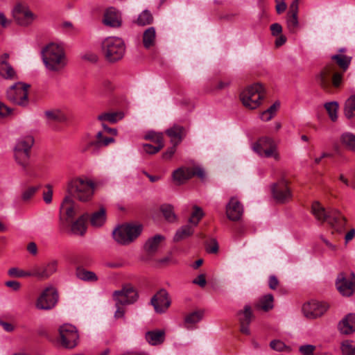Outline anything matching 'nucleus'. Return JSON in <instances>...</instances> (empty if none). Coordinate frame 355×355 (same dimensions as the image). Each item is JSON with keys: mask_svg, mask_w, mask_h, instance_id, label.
<instances>
[{"mask_svg": "<svg viewBox=\"0 0 355 355\" xmlns=\"http://www.w3.org/2000/svg\"><path fill=\"white\" fill-rule=\"evenodd\" d=\"M331 60L338 64L341 71H338L335 64L330 62L327 64L315 76L318 85L328 93L332 92L334 88H339L341 86L344 73L351 63L352 57L336 54L331 56Z\"/></svg>", "mask_w": 355, "mask_h": 355, "instance_id": "f257e3e1", "label": "nucleus"}, {"mask_svg": "<svg viewBox=\"0 0 355 355\" xmlns=\"http://www.w3.org/2000/svg\"><path fill=\"white\" fill-rule=\"evenodd\" d=\"M42 58L46 68L51 71H60L67 64L64 48L55 43H51L42 49Z\"/></svg>", "mask_w": 355, "mask_h": 355, "instance_id": "f03ea898", "label": "nucleus"}, {"mask_svg": "<svg viewBox=\"0 0 355 355\" xmlns=\"http://www.w3.org/2000/svg\"><path fill=\"white\" fill-rule=\"evenodd\" d=\"M67 191L72 198L80 202L89 201L94 191V184L92 181L82 178H75L67 184Z\"/></svg>", "mask_w": 355, "mask_h": 355, "instance_id": "7ed1b4c3", "label": "nucleus"}, {"mask_svg": "<svg viewBox=\"0 0 355 355\" xmlns=\"http://www.w3.org/2000/svg\"><path fill=\"white\" fill-rule=\"evenodd\" d=\"M101 51L106 60L115 62L123 58L125 52L123 40L116 36L105 37L101 42Z\"/></svg>", "mask_w": 355, "mask_h": 355, "instance_id": "20e7f679", "label": "nucleus"}, {"mask_svg": "<svg viewBox=\"0 0 355 355\" xmlns=\"http://www.w3.org/2000/svg\"><path fill=\"white\" fill-rule=\"evenodd\" d=\"M113 142H114L113 137L104 136L100 131L96 134L95 138L90 135L84 136L79 143L78 149L82 153H89L96 155L101 148L107 146Z\"/></svg>", "mask_w": 355, "mask_h": 355, "instance_id": "39448f33", "label": "nucleus"}, {"mask_svg": "<svg viewBox=\"0 0 355 355\" xmlns=\"http://www.w3.org/2000/svg\"><path fill=\"white\" fill-rule=\"evenodd\" d=\"M33 144V137L28 135L19 138L15 146V159L23 170H26L29 166L30 153Z\"/></svg>", "mask_w": 355, "mask_h": 355, "instance_id": "423d86ee", "label": "nucleus"}, {"mask_svg": "<svg viewBox=\"0 0 355 355\" xmlns=\"http://www.w3.org/2000/svg\"><path fill=\"white\" fill-rule=\"evenodd\" d=\"M264 96V89L260 83H255L244 89L240 95L243 105L249 109H256Z\"/></svg>", "mask_w": 355, "mask_h": 355, "instance_id": "0eeeda50", "label": "nucleus"}, {"mask_svg": "<svg viewBox=\"0 0 355 355\" xmlns=\"http://www.w3.org/2000/svg\"><path fill=\"white\" fill-rule=\"evenodd\" d=\"M142 232L141 225H123L112 232L114 239L119 244L128 245L137 239Z\"/></svg>", "mask_w": 355, "mask_h": 355, "instance_id": "6e6552de", "label": "nucleus"}, {"mask_svg": "<svg viewBox=\"0 0 355 355\" xmlns=\"http://www.w3.org/2000/svg\"><path fill=\"white\" fill-rule=\"evenodd\" d=\"M59 295L56 288L52 286L45 288L35 302V307L39 310H51L58 304Z\"/></svg>", "mask_w": 355, "mask_h": 355, "instance_id": "1a4fd4ad", "label": "nucleus"}, {"mask_svg": "<svg viewBox=\"0 0 355 355\" xmlns=\"http://www.w3.org/2000/svg\"><path fill=\"white\" fill-rule=\"evenodd\" d=\"M29 85L17 83L11 86L7 91L8 99L14 104L26 106L28 104V91Z\"/></svg>", "mask_w": 355, "mask_h": 355, "instance_id": "9d476101", "label": "nucleus"}, {"mask_svg": "<svg viewBox=\"0 0 355 355\" xmlns=\"http://www.w3.org/2000/svg\"><path fill=\"white\" fill-rule=\"evenodd\" d=\"M253 150L261 157H273L277 161L280 158L277 150V145L270 137H263L260 138L253 145Z\"/></svg>", "mask_w": 355, "mask_h": 355, "instance_id": "9b49d317", "label": "nucleus"}, {"mask_svg": "<svg viewBox=\"0 0 355 355\" xmlns=\"http://www.w3.org/2000/svg\"><path fill=\"white\" fill-rule=\"evenodd\" d=\"M12 12L17 24L24 27L31 26L38 18V16L31 10L28 6L23 3L16 5Z\"/></svg>", "mask_w": 355, "mask_h": 355, "instance_id": "f8f14e48", "label": "nucleus"}, {"mask_svg": "<svg viewBox=\"0 0 355 355\" xmlns=\"http://www.w3.org/2000/svg\"><path fill=\"white\" fill-rule=\"evenodd\" d=\"M59 334L60 343L64 347L72 349L77 345L79 335L76 327L64 324L60 327Z\"/></svg>", "mask_w": 355, "mask_h": 355, "instance_id": "ddd939ff", "label": "nucleus"}, {"mask_svg": "<svg viewBox=\"0 0 355 355\" xmlns=\"http://www.w3.org/2000/svg\"><path fill=\"white\" fill-rule=\"evenodd\" d=\"M115 305H128L135 303L138 298L136 290L130 285L125 286L121 290L115 291L112 295Z\"/></svg>", "mask_w": 355, "mask_h": 355, "instance_id": "4468645a", "label": "nucleus"}, {"mask_svg": "<svg viewBox=\"0 0 355 355\" xmlns=\"http://www.w3.org/2000/svg\"><path fill=\"white\" fill-rule=\"evenodd\" d=\"M150 304L157 313H165L170 307L171 300L166 290L158 291L151 298Z\"/></svg>", "mask_w": 355, "mask_h": 355, "instance_id": "2eb2a0df", "label": "nucleus"}, {"mask_svg": "<svg viewBox=\"0 0 355 355\" xmlns=\"http://www.w3.org/2000/svg\"><path fill=\"white\" fill-rule=\"evenodd\" d=\"M58 261L55 259H51L42 266H33L34 277L45 280L49 279L58 270Z\"/></svg>", "mask_w": 355, "mask_h": 355, "instance_id": "dca6fc26", "label": "nucleus"}, {"mask_svg": "<svg viewBox=\"0 0 355 355\" xmlns=\"http://www.w3.org/2000/svg\"><path fill=\"white\" fill-rule=\"evenodd\" d=\"M328 309L329 305L325 302L312 301L303 305L302 312L307 318L314 319L322 316Z\"/></svg>", "mask_w": 355, "mask_h": 355, "instance_id": "f3484780", "label": "nucleus"}, {"mask_svg": "<svg viewBox=\"0 0 355 355\" xmlns=\"http://www.w3.org/2000/svg\"><path fill=\"white\" fill-rule=\"evenodd\" d=\"M288 184V182L282 178L277 183L272 185V195L277 201L284 203L291 198L292 194Z\"/></svg>", "mask_w": 355, "mask_h": 355, "instance_id": "a211bd4d", "label": "nucleus"}, {"mask_svg": "<svg viewBox=\"0 0 355 355\" xmlns=\"http://www.w3.org/2000/svg\"><path fill=\"white\" fill-rule=\"evenodd\" d=\"M238 319L240 324V331L242 334L250 335V324L253 318L252 308L250 305H245L243 310L237 313Z\"/></svg>", "mask_w": 355, "mask_h": 355, "instance_id": "6ab92c4d", "label": "nucleus"}, {"mask_svg": "<svg viewBox=\"0 0 355 355\" xmlns=\"http://www.w3.org/2000/svg\"><path fill=\"white\" fill-rule=\"evenodd\" d=\"M103 22L105 26L119 28L121 26V13L113 7L109 8L104 13Z\"/></svg>", "mask_w": 355, "mask_h": 355, "instance_id": "aec40b11", "label": "nucleus"}, {"mask_svg": "<svg viewBox=\"0 0 355 355\" xmlns=\"http://www.w3.org/2000/svg\"><path fill=\"white\" fill-rule=\"evenodd\" d=\"M243 209L241 202L234 197L231 198L226 207L227 218L231 220H239L242 214Z\"/></svg>", "mask_w": 355, "mask_h": 355, "instance_id": "412c9836", "label": "nucleus"}, {"mask_svg": "<svg viewBox=\"0 0 355 355\" xmlns=\"http://www.w3.org/2000/svg\"><path fill=\"white\" fill-rule=\"evenodd\" d=\"M297 13L298 0H294L291 5L290 6L286 19L287 28L288 31L293 33L297 31L299 26Z\"/></svg>", "mask_w": 355, "mask_h": 355, "instance_id": "4be33fe9", "label": "nucleus"}, {"mask_svg": "<svg viewBox=\"0 0 355 355\" xmlns=\"http://www.w3.org/2000/svg\"><path fill=\"white\" fill-rule=\"evenodd\" d=\"M9 54L5 53L0 56V76L6 79H14L16 73L13 67L8 62Z\"/></svg>", "mask_w": 355, "mask_h": 355, "instance_id": "5701e85b", "label": "nucleus"}, {"mask_svg": "<svg viewBox=\"0 0 355 355\" xmlns=\"http://www.w3.org/2000/svg\"><path fill=\"white\" fill-rule=\"evenodd\" d=\"M336 285L338 291L344 296L352 295L353 277L347 278L343 274H340L337 278Z\"/></svg>", "mask_w": 355, "mask_h": 355, "instance_id": "b1692460", "label": "nucleus"}, {"mask_svg": "<svg viewBox=\"0 0 355 355\" xmlns=\"http://www.w3.org/2000/svg\"><path fill=\"white\" fill-rule=\"evenodd\" d=\"M166 135L170 137L171 142L178 146L186 135L185 128L180 125H174L166 130Z\"/></svg>", "mask_w": 355, "mask_h": 355, "instance_id": "393cba45", "label": "nucleus"}, {"mask_svg": "<svg viewBox=\"0 0 355 355\" xmlns=\"http://www.w3.org/2000/svg\"><path fill=\"white\" fill-rule=\"evenodd\" d=\"M338 329L343 334H350L355 331V314L349 313L338 324Z\"/></svg>", "mask_w": 355, "mask_h": 355, "instance_id": "a878e982", "label": "nucleus"}, {"mask_svg": "<svg viewBox=\"0 0 355 355\" xmlns=\"http://www.w3.org/2000/svg\"><path fill=\"white\" fill-rule=\"evenodd\" d=\"M327 222L336 231L340 232L345 225L346 220L337 210H331Z\"/></svg>", "mask_w": 355, "mask_h": 355, "instance_id": "bb28decb", "label": "nucleus"}, {"mask_svg": "<svg viewBox=\"0 0 355 355\" xmlns=\"http://www.w3.org/2000/svg\"><path fill=\"white\" fill-rule=\"evenodd\" d=\"M166 333L163 329L148 331L145 334L146 341L151 345H159L165 340Z\"/></svg>", "mask_w": 355, "mask_h": 355, "instance_id": "cd10ccee", "label": "nucleus"}, {"mask_svg": "<svg viewBox=\"0 0 355 355\" xmlns=\"http://www.w3.org/2000/svg\"><path fill=\"white\" fill-rule=\"evenodd\" d=\"M89 218V214H84L80 216L71 226V231L76 235L83 236L86 232V222Z\"/></svg>", "mask_w": 355, "mask_h": 355, "instance_id": "c85d7f7f", "label": "nucleus"}, {"mask_svg": "<svg viewBox=\"0 0 355 355\" xmlns=\"http://www.w3.org/2000/svg\"><path fill=\"white\" fill-rule=\"evenodd\" d=\"M164 240L165 237L164 236L160 234L155 235L146 241L144 249L148 254H155L157 251L161 243Z\"/></svg>", "mask_w": 355, "mask_h": 355, "instance_id": "c756f323", "label": "nucleus"}, {"mask_svg": "<svg viewBox=\"0 0 355 355\" xmlns=\"http://www.w3.org/2000/svg\"><path fill=\"white\" fill-rule=\"evenodd\" d=\"M190 168L181 167L173 173V178L178 184H182L192 178Z\"/></svg>", "mask_w": 355, "mask_h": 355, "instance_id": "7c9ffc66", "label": "nucleus"}, {"mask_svg": "<svg viewBox=\"0 0 355 355\" xmlns=\"http://www.w3.org/2000/svg\"><path fill=\"white\" fill-rule=\"evenodd\" d=\"M90 223L93 227H99L104 225L106 220V210L104 207H101L99 210L94 212L90 217Z\"/></svg>", "mask_w": 355, "mask_h": 355, "instance_id": "2f4dec72", "label": "nucleus"}, {"mask_svg": "<svg viewBox=\"0 0 355 355\" xmlns=\"http://www.w3.org/2000/svg\"><path fill=\"white\" fill-rule=\"evenodd\" d=\"M311 211L315 218L321 222L327 220L331 214V211H327L318 202H314L313 203Z\"/></svg>", "mask_w": 355, "mask_h": 355, "instance_id": "473e14b6", "label": "nucleus"}, {"mask_svg": "<svg viewBox=\"0 0 355 355\" xmlns=\"http://www.w3.org/2000/svg\"><path fill=\"white\" fill-rule=\"evenodd\" d=\"M75 202L71 196H66L61 205V211H63L68 218H72L76 215Z\"/></svg>", "mask_w": 355, "mask_h": 355, "instance_id": "72a5a7b5", "label": "nucleus"}, {"mask_svg": "<svg viewBox=\"0 0 355 355\" xmlns=\"http://www.w3.org/2000/svg\"><path fill=\"white\" fill-rule=\"evenodd\" d=\"M341 144L348 150L355 153V135L346 132L340 135Z\"/></svg>", "mask_w": 355, "mask_h": 355, "instance_id": "f704fd0d", "label": "nucleus"}, {"mask_svg": "<svg viewBox=\"0 0 355 355\" xmlns=\"http://www.w3.org/2000/svg\"><path fill=\"white\" fill-rule=\"evenodd\" d=\"M194 232L193 226L186 225L178 229L173 237L175 242H179L191 236Z\"/></svg>", "mask_w": 355, "mask_h": 355, "instance_id": "c9c22d12", "label": "nucleus"}, {"mask_svg": "<svg viewBox=\"0 0 355 355\" xmlns=\"http://www.w3.org/2000/svg\"><path fill=\"white\" fill-rule=\"evenodd\" d=\"M156 32L154 27L148 28L143 34V44L145 48L149 49L155 45Z\"/></svg>", "mask_w": 355, "mask_h": 355, "instance_id": "e433bc0d", "label": "nucleus"}, {"mask_svg": "<svg viewBox=\"0 0 355 355\" xmlns=\"http://www.w3.org/2000/svg\"><path fill=\"white\" fill-rule=\"evenodd\" d=\"M123 113L121 112H105L99 114L97 117L101 121H109L110 123H116L123 118Z\"/></svg>", "mask_w": 355, "mask_h": 355, "instance_id": "4c0bfd02", "label": "nucleus"}, {"mask_svg": "<svg viewBox=\"0 0 355 355\" xmlns=\"http://www.w3.org/2000/svg\"><path fill=\"white\" fill-rule=\"evenodd\" d=\"M273 302L274 297L272 295L267 294L259 299L257 306L264 311H268L273 308Z\"/></svg>", "mask_w": 355, "mask_h": 355, "instance_id": "58836bf2", "label": "nucleus"}, {"mask_svg": "<svg viewBox=\"0 0 355 355\" xmlns=\"http://www.w3.org/2000/svg\"><path fill=\"white\" fill-rule=\"evenodd\" d=\"M204 312L202 311H196L187 315L184 318V323L187 328L189 329V325H193L200 322L203 317Z\"/></svg>", "mask_w": 355, "mask_h": 355, "instance_id": "ea45409f", "label": "nucleus"}, {"mask_svg": "<svg viewBox=\"0 0 355 355\" xmlns=\"http://www.w3.org/2000/svg\"><path fill=\"white\" fill-rule=\"evenodd\" d=\"M204 215L202 209L200 207L194 205L193 207V211L189 218V223L193 227H196L198 225Z\"/></svg>", "mask_w": 355, "mask_h": 355, "instance_id": "a19ab883", "label": "nucleus"}, {"mask_svg": "<svg viewBox=\"0 0 355 355\" xmlns=\"http://www.w3.org/2000/svg\"><path fill=\"white\" fill-rule=\"evenodd\" d=\"M76 276L81 280L87 282H96L98 277L92 272L87 270L84 268H78L76 270Z\"/></svg>", "mask_w": 355, "mask_h": 355, "instance_id": "79ce46f5", "label": "nucleus"}, {"mask_svg": "<svg viewBox=\"0 0 355 355\" xmlns=\"http://www.w3.org/2000/svg\"><path fill=\"white\" fill-rule=\"evenodd\" d=\"M8 275L14 277H34L33 266L29 270H24L18 268H11L8 270Z\"/></svg>", "mask_w": 355, "mask_h": 355, "instance_id": "37998d69", "label": "nucleus"}, {"mask_svg": "<svg viewBox=\"0 0 355 355\" xmlns=\"http://www.w3.org/2000/svg\"><path fill=\"white\" fill-rule=\"evenodd\" d=\"M355 112V94L352 95L345 102L344 107L345 116L350 119L354 117Z\"/></svg>", "mask_w": 355, "mask_h": 355, "instance_id": "c03bdc74", "label": "nucleus"}, {"mask_svg": "<svg viewBox=\"0 0 355 355\" xmlns=\"http://www.w3.org/2000/svg\"><path fill=\"white\" fill-rule=\"evenodd\" d=\"M153 17L150 12L148 10H144L138 17L136 24L139 26H146L152 24Z\"/></svg>", "mask_w": 355, "mask_h": 355, "instance_id": "a18cd8bd", "label": "nucleus"}, {"mask_svg": "<svg viewBox=\"0 0 355 355\" xmlns=\"http://www.w3.org/2000/svg\"><path fill=\"white\" fill-rule=\"evenodd\" d=\"M324 107L331 120L332 121H336L338 119L337 112L338 110V103L336 101L326 103L324 104Z\"/></svg>", "mask_w": 355, "mask_h": 355, "instance_id": "49530a36", "label": "nucleus"}, {"mask_svg": "<svg viewBox=\"0 0 355 355\" xmlns=\"http://www.w3.org/2000/svg\"><path fill=\"white\" fill-rule=\"evenodd\" d=\"M161 211L164 217L168 222H175L176 220V216L173 211V207L171 205H163L161 206Z\"/></svg>", "mask_w": 355, "mask_h": 355, "instance_id": "de8ad7c7", "label": "nucleus"}, {"mask_svg": "<svg viewBox=\"0 0 355 355\" xmlns=\"http://www.w3.org/2000/svg\"><path fill=\"white\" fill-rule=\"evenodd\" d=\"M46 117L48 119L55 121L58 122H63L66 121V116L60 110H47L44 112Z\"/></svg>", "mask_w": 355, "mask_h": 355, "instance_id": "09e8293b", "label": "nucleus"}, {"mask_svg": "<svg viewBox=\"0 0 355 355\" xmlns=\"http://www.w3.org/2000/svg\"><path fill=\"white\" fill-rule=\"evenodd\" d=\"M144 138L146 140L152 141L157 145L164 144L162 133L155 132H149L148 133H147L145 135Z\"/></svg>", "mask_w": 355, "mask_h": 355, "instance_id": "8fccbe9b", "label": "nucleus"}, {"mask_svg": "<svg viewBox=\"0 0 355 355\" xmlns=\"http://www.w3.org/2000/svg\"><path fill=\"white\" fill-rule=\"evenodd\" d=\"M341 351L343 355H355V345L348 340L344 341L341 345Z\"/></svg>", "mask_w": 355, "mask_h": 355, "instance_id": "3c124183", "label": "nucleus"}, {"mask_svg": "<svg viewBox=\"0 0 355 355\" xmlns=\"http://www.w3.org/2000/svg\"><path fill=\"white\" fill-rule=\"evenodd\" d=\"M163 147H164V144H159V145L156 144L155 146H153L151 144H146L143 145L144 150L146 153L150 154V155H153V154L157 153Z\"/></svg>", "mask_w": 355, "mask_h": 355, "instance_id": "603ef678", "label": "nucleus"}, {"mask_svg": "<svg viewBox=\"0 0 355 355\" xmlns=\"http://www.w3.org/2000/svg\"><path fill=\"white\" fill-rule=\"evenodd\" d=\"M40 187H30L22 193V199L24 201L30 200L38 191Z\"/></svg>", "mask_w": 355, "mask_h": 355, "instance_id": "864d4df0", "label": "nucleus"}, {"mask_svg": "<svg viewBox=\"0 0 355 355\" xmlns=\"http://www.w3.org/2000/svg\"><path fill=\"white\" fill-rule=\"evenodd\" d=\"M270 347L276 351L282 352L286 348V345L281 340H272L270 343Z\"/></svg>", "mask_w": 355, "mask_h": 355, "instance_id": "5fc2aeb1", "label": "nucleus"}, {"mask_svg": "<svg viewBox=\"0 0 355 355\" xmlns=\"http://www.w3.org/2000/svg\"><path fill=\"white\" fill-rule=\"evenodd\" d=\"M46 188L47 189V191L44 192L43 199L46 203L49 204L52 201L53 189L52 186L50 184H47Z\"/></svg>", "mask_w": 355, "mask_h": 355, "instance_id": "6e6d98bb", "label": "nucleus"}, {"mask_svg": "<svg viewBox=\"0 0 355 355\" xmlns=\"http://www.w3.org/2000/svg\"><path fill=\"white\" fill-rule=\"evenodd\" d=\"M206 250L209 253L215 254L218 251V244L216 239H211L209 244L206 247Z\"/></svg>", "mask_w": 355, "mask_h": 355, "instance_id": "4d7b16f0", "label": "nucleus"}, {"mask_svg": "<svg viewBox=\"0 0 355 355\" xmlns=\"http://www.w3.org/2000/svg\"><path fill=\"white\" fill-rule=\"evenodd\" d=\"M315 346L311 345H303L300 347V352L302 355H313Z\"/></svg>", "mask_w": 355, "mask_h": 355, "instance_id": "13d9d810", "label": "nucleus"}, {"mask_svg": "<svg viewBox=\"0 0 355 355\" xmlns=\"http://www.w3.org/2000/svg\"><path fill=\"white\" fill-rule=\"evenodd\" d=\"M12 109L3 103L0 102V116L2 117L8 116L12 114Z\"/></svg>", "mask_w": 355, "mask_h": 355, "instance_id": "bf43d9fd", "label": "nucleus"}, {"mask_svg": "<svg viewBox=\"0 0 355 355\" xmlns=\"http://www.w3.org/2000/svg\"><path fill=\"white\" fill-rule=\"evenodd\" d=\"M271 34L273 36H278L282 32V26L278 23H275L270 25V27Z\"/></svg>", "mask_w": 355, "mask_h": 355, "instance_id": "052dcab7", "label": "nucleus"}, {"mask_svg": "<svg viewBox=\"0 0 355 355\" xmlns=\"http://www.w3.org/2000/svg\"><path fill=\"white\" fill-rule=\"evenodd\" d=\"M193 283L198 285L200 287L203 288L207 284L206 277L205 274L199 275L196 279L193 280Z\"/></svg>", "mask_w": 355, "mask_h": 355, "instance_id": "680f3d73", "label": "nucleus"}, {"mask_svg": "<svg viewBox=\"0 0 355 355\" xmlns=\"http://www.w3.org/2000/svg\"><path fill=\"white\" fill-rule=\"evenodd\" d=\"M190 171L193 174L192 178L193 176H198V178L202 179L205 177V171L202 168H200V167L190 168Z\"/></svg>", "mask_w": 355, "mask_h": 355, "instance_id": "e2e57ef3", "label": "nucleus"}, {"mask_svg": "<svg viewBox=\"0 0 355 355\" xmlns=\"http://www.w3.org/2000/svg\"><path fill=\"white\" fill-rule=\"evenodd\" d=\"M176 146H174V144H173V146L168 148L166 151L163 153V158L164 159H171L176 151Z\"/></svg>", "mask_w": 355, "mask_h": 355, "instance_id": "0e129e2a", "label": "nucleus"}, {"mask_svg": "<svg viewBox=\"0 0 355 355\" xmlns=\"http://www.w3.org/2000/svg\"><path fill=\"white\" fill-rule=\"evenodd\" d=\"M279 285V281L275 275H271L269 277L268 279V286L269 288L272 290H275Z\"/></svg>", "mask_w": 355, "mask_h": 355, "instance_id": "69168bd1", "label": "nucleus"}, {"mask_svg": "<svg viewBox=\"0 0 355 355\" xmlns=\"http://www.w3.org/2000/svg\"><path fill=\"white\" fill-rule=\"evenodd\" d=\"M6 286L13 291H18L20 288V283L17 281H8L5 283Z\"/></svg>", "mask_w": 355, "mask_h": 355, "instance_id": "338daca9", "label": "nucleus"}, {"mask_svg": "<svg viewBox=\"0 0 355 355\" xmlns=\"http://www.w3.org/2000/svg\"><path fill=\"white\" fill-rule=\"evenodd\" d=\"M122 305H118L116 306V310L114 313V318L116 319L122 318L125 315V309L121 306Z\"/></svg>", "mask_w": 355, "mask_h": 355, "instance_id": "774afa93", "label": "nucleus"}]
</instances>
